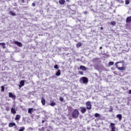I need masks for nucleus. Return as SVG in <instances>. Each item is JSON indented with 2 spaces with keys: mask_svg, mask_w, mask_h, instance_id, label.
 I'll list each match as a JSON object with an SVG mask.
<instances>
[{
  "mask_svg": "<svg viewBox=\"0 0 131 131\" xmlns=\"http://www.w3.org/2000/svg\"><path fill=\"white\" fill-rule=\"evenodd\" d=\"M59 4L60 5H64L65 4V0H59Z\"/></svg>",
  "mask_w": 131,
  "mask_h": 131,
  "instance_id": "18",
  "label": "nucleus"
},
{
  "mask_svg": "<svg viewBox=\"0 0 131 131\" xmlns=\"http://www.w3.org/2000/svg\"><path fill=\"white\" fill-rule=\"evenodd\" d=\"M45 120H42V123H43L45 122Z\"/></svg>",
  "mask_w": 131,
  "mask_h": 131,
  "instance_id": "42",
  "label": "nucleus"
},
{
  "mask_svg": "<svg viewBox=\"0 0 131 131\" xmlns=\"http://www.w3.org/2000/svg\"><path fill=\"white\" fill-rule=\"evenodd\" d=\"M21 1L23 4H24V3H25V1L24 0H21Z\"/></svg>",
  "mask_w": 131,
  "mask_h": 131,
  "instance_id": "36",
  "label": "nucleus"
},
{
  "mask_svg": "<svg viewBox=\"0 0 131 131\" xmlns=\"http://www.w3.org/2000/svg\"><path fill=\"white\" fill-rule=\"evenodd\" d=\"M66 1L67 2H70V0H66Z\"/></svg>",
  "mask_w": 131,
  "mask_h": 131,
  "instance_id": "43",
  "label": "nucleus"
},
{
  "mask_svg": "<svg viewBox=\"0 0 131 131\" xmlns=\"http://www.w3.org/2000/svg\"><path fill=\"white\" fill-rule=\"evenodd\" d=\"M20 118H21V116L20 115H16L15 118V120H19Z\"/></svg>",
  "mask_w": 131,
  "mask_h": 131,
  "instance_id": "19",
  "label": "nucleus"
},
{
  "mask_svg": "<svg viewBox=\"0 0 131 131\" xmlns=\"http://www.w3.org/2000/svg\"><path fill=\"white\" fill-rule=\"evenodd\" d=\"M116 66L117 69L120 71L125 70V69H126V68L125 67H119L118 65L117 64H116Z\"/></svg>",
  "mask_w": 131,
  "mask_h": 131,
  "instance_id": "7",
  "label": "nucleus"
},
{
  "mask_svg": "<svg viewBox=\"0 0 131 131\" xmlns=\"http://www.w3.org/2000/svg\"><path fill=\"white\" fill-rule=\"evenodd\" d=\"M80 82L81 83H85V84H88V82H89V79L85 77H81L80 79Z\"/></svg>",
  "mask_w": 131,
  "mask_h": 131,
  "instance_id": "2",
  "label": "nucleus"
},
{
  "mask_svg": "<svg viewBox=\"0 0 131 131\" xmlns=\"http://www.w3.org/2000/svg\"><path fill=\"white\" fill-rule=\"evenodd\" d=\"M50 106H52V107H54V106H56V102L52 101L50 103Z\"/></svg>",
  "mask_w": 131,
  "mask_h": 131,
  "instance_id": "22",
  "label": "nucleus"
},
{
  "mask_svg": "<svg viewBox=\"0 0 131 131\" xmlns=\"http://www.w3.org/2000/svg\"><path fill=\"white\" fill-rule=\"evenodd\" d=\"M100 29H101V30H103V29H104V28H103V27H101L100 28Z\"/></svg>",
  "mask_w": 131,
  "mask_h": 131,
  "instance_id": "40",
  "label": "nucleus"
},
{
  "mask_svg": "<svg viewBox=\"0 0 131 131\" xmlns=\"http://www.w3.org/2000/svg\"><path fill=\"white\" fill-rule=\"evenodd\" d=\"M9 127H13V126H16V123L15 122H10L8 125Z\"/></svg>",
  "mask_w": 131,
  "mask_h": 131,
  "instance_id": "10",
  "label": "nucleus"
},
{
  "mask_svg": "<svg viewBox=\"0 0 131 131\" xmlns=\"http://www.w3.org/2000/svg\"><path fill=\"white\" fill-rule=\"evenodd\" d=\"M117 118H118L119 120L120 121L122 119V115L121 114H118L117 115Z\"/></svg>",
  "mask_w": 131,
  "mask_h": 131,
  "instance_id": "14",
  "label": "nucleus"
},
{
  "mask_svg": "<svg viewBox=\"0 0 131 131\" xmlns=\"http://www.w3.org/2000/svg\"><path fill=\"white\" fill-rule=\"evenodd\" d=\"M80 109H81V113H82V114H83L84 113H85V112H86V108H85V107L81 106L80 107Z\"/></svg>",
  "mask_w": 131,
  "mask_h": 131,
  "instance_id": "8",
  "label": "nucleus"
},
{
  "mask_svg": "<svg viewBox=\"0 0 131 131\" xmlns=\"http://www.w3.org/2000/svg\"><path fill=\"white\" fill-rule=\"evenodd\" d=\"M111 127L112 128L111 131H116V128L115 127V124L114 123H111Z\"/></svg>",
  "mask_w": 131,
  "mask_h": 131,
  "instance_id": "5",
  "label": "nucleus"
},
{
  "mask_svg": "<svg viewBox=\"0 0 131 131\" xmlns=\"http://www.w3.org/2000/svg\"><path fill=\"white\" fill-rule=\"evenodd\" d=\"M79 73L81 74V75H83V72H79Z\"/></svg>",
  "mask_w": 131,
  "mask_h": 131,
  "instance_id": "35",
  "label": "nucleus"
},
{
  "mask_svg": "<svg viewBox=\"0 0 131 131\" xmlns=\"http://www.w3.org/2000/svg\"><path fill=\"white\" fill-rule=\"evenodd\" d=\"M119 63H122V64H123V61H118L117 62H116V64H118Z\"/></svg>",
  "mask_w": 131,
  "mask_h": 131,
  "instance_id": "34",
  "label": "nucleus"
},
{
  "mask_svg": "<svg viewBox=\"0 0 131 131\" xmlns=\"http://www.w3.org/2000/svg\"><path fill=\"white\" fill-rule=\"evenodd\" d=\"M33 110L34 111H35V109H34L32 107L29 108L28 109V113H29L30 114H31V113H32V112H33Z\"/></svg>",
  "mask_w": 131,
  "mask_h": 131,
  "instance_id": "12",
  "label": "nucleus"
},
{
  "mask_svg": "<svg viewBox=\"0 0 131 131\" xmlns=\"http://www.w3.org/2000/svg\"><path fill=\"white\" fill-rule=\"evenodd\" d=\"M1 92L2 93H4V92H5V86H1Z\"/></svg>",
  "mask_w": 131,
  "mask_h": 131,
  "instance_id": "26",
  "label": "nucleus"
},
{
  "mask_svg": "<svg viewBox=\"0 0 131 131\" xmlns=\"http://www.w3.org/2000/svg\"><path fill=\"white\" fill-rule=\"evenodd\" d=\"M79 116V112L77 110H75L73 111L72 113V117L73 118H78V116Z\"/></svg>",
  "mask_w": 131,
  "mask_h": 131,
  "instance_id": "1",
  "label": "nucleus"
},
{
  "mask_svg": "<svg viewBox=\"0 0 131 131\" xmlns=\"http://www.w3.org/2000/svg\"><path fill=\"white\" fill-rule=\"evenodd\" d=\"M32 5L33 7H34L35 6V3H32Z\"/></svg>",
  "mask_w": 131,
  "mask_h": 131,
  "instance_id": "37",
  "label": "nucleus"
},
{
  "mask_svg": "<svg viewBox=\"0 0 131 131\" xmlns=\"http://www.w3.org/2000/svg\"><path fill=\"white\" fill-rule=\"evenodd\" d=\"M111 24L113 26H115V25H116V22H115V21H111Z\"/></svg>",
  "mask_w": 131,
  "mask_h": 131,
  "instance_id": "24",
  "label": "nucleus"
},
{
  "mask_svg": "<svg viewBox=\"0 0 131 131\" xmlns=\"http://www.w3.org/2000/svg\"><path fill=\"white\" fill-rule=\"evenodd\" d=\"M11 112L12 114H16V110L14 109V107H12L11 110Z\"/></svg>",
  "mask_w": 131,
  "mask_h": 131,
  "instance_id": "17",
  "label": "nucleus"
},
{
  "mask_svg": "<svg viewBox=\"0 0 131 131\" xmlns=\"http://www.w3.org/2000/svg\"><path fill=\"white\" fill-rule=\"evenodd\" d=\"M41 102L42 105H43V106H45V105H46V99L43 98H42L41 99Z\"/></svg>",
  "mask_w": 131,
  "mask_h": 131,
  "instance_id": "11",
  "label": "nucleus"
},
{
  "mask_svg": "<svg viewBox=\"0 0 131 131\" xmlns=\"http://www.w3.org/2000/svg\"><path fill=\"white\" fill-rule=\"evenodd\" d=\"M9 98H12V99H13V100L16 99V96L13 95V93H12L11 92L9 93Z\"/></svg>",
  "mask_w": 131,
  "mask_h": 131,
  "instance_id": "9",
  "label": "nucleus"
},
{
  "mask_svg": "<svg viewBox=\"0 0 131 131\" xmlns=\"http://www.w3.org/2000/svg\"><path fill=\"white\" fill-rule=\"evenodd\" d=\"M113 111V107L112 106L110 107L109 112H112Z\"/></svg>",
  "mask_w": 131,
  "mask_h": 131,
  "instance_id": "29",
  "label": "nucleus"
},
{
  "mask_svg": "<svg viewBox=\"0 0 131 131\" xmlns=\"http://www.w3.org/2000/svg\"><path fill=\"white\" fill-rule=\"evenodd\" d=\"M47 131H51L50 129H47Z\"/></svg>",
  "mask_w": 131,
  "mask_h": 131,
  "instance_id": "44",
  "label": "nucleus"
},
{
  "mask_svg": "<svg viewBox=\"0 0 131 131\" xmlns=\"http://www.w3.org/2000/svg\"><path fill=\"white\" fill-rule=\"evenodd\" d=\"M0 46H2L3 49H6V43L5 42L0 43Z\"/></svg>",
  "mask_w": 131,
  "mask_h": 131,
  "instance_id": "20",
  "label": "nucleus"
},
{
  "mask_svg": "<svg viewBox=\"0 0 131 131\" xmlns=\"http://www.w3.org/2000/svg\"><path fill=\"white\" fill-rule=\"evenodd\" d=\"M80 69L81 70H83V71H86V68L83 66H80Z\"/></svg>",
  "mask_w": 131,
  "mask_h": 131,
  "instance_id": "13",
  "label": "nucleus"
},
{
  "mask_svg": "<svg viewBox=\"0 0 131 131\" xmlns=\"http://www.w3.org/2000/svg\"><path fill=\"white\" fill-rule=\"evenodd\" d=\"M126 23H129L131 22V16L127 17L126 18Z\"/></svg>",
  "mask_w": 131,
  "mask_h": 131,
  "instance_id": "15",
  "label": "nucleus"
},
{
  "mask_svg": "<svg viewBox=\"0 0 131 131\" xmlns=\"http://www.w3.org/2000/svg\"><path fill=\"white\" fill-rule=\"evenodd\" d=\"M9 14L11 15V16H16V13L13 12V11H10Z\"/></svg>",
  "mask_w": 131,
  "mask_h": 131,
  "instance_id": "23",
  "label": "nucleus"
},
{
  "mask_svg": "<svg viewBox=\"0 0 131 131\" xmlns=\"http://www.w3.org/2000/svg\"><path fill=\"white\" fill-rule=\"evenodd\" d=\"M24 130H25V127H20V128L18 131H24Z\"/></svg>",
  "mask_w": 131,
  "mask_h": 131,
  "instance_id": "28",
  "label": "nucleus"
},
{
  "mask_svg": "<svg viewBox=\"0 0 131 131\" xmlns=\"http://www.w3.org/2000/svg\"><path fill=\"white\" fill-rule=\"evenodd\" d=\"M55 74L56 76H60L61 75V70H58Z\"/></svg>",
  "mask_w": 131,
  "mask_h": 131,
  "instance_id": "16",
  "label": "nucleus"
},
{
  "mask_svg": "<svg viewBox=\"0 0 131 131\" xmlns=\"http://www.w3.org/2000/svg\"><path fill=\"white\" fill-rule=\"evenodd\" d=\"M86 106L87 110H91L92 109V102L91 101H87L86 102Z\"/></svg>",
  "mask_w": 131,
  "mask_h": 131,
  "instance_id": "3",
  "label": "nucleus"
},
{
  "mask_svg": "<svg viewBox=\"0 0 131 131\" xmlns=\"http://www.w3.org/2000/svg\"><path fill=\"white\" fill-rule=\"evenodd\" d=\"M99 49H100V50H102V49H103V47H100L99 48Z\"/></svg>",
  "mask_w": 131,
  "mask_h": 131,
  "instance_id": "41",
  "label": "nucleus"
},
{
  "mask_svg": "<svg viewBox=\"0 0 131 131\" xmlns=\"http://www.w3.org/2000/svg\"><path fill=\"white\" fill-rule=\"evenodd\" d=\"M129 94L131 95V90H129Z\"/></svg>",
  "mask_w": 131,
  "mask_h": 131,
  "instance_id": "38",
  "label": "nucleus"
},
{
  "mask_svg": "<svg viewBox=\"0 0 131 131\" xmlns=\"http://www.w3.org/2000/svg\"><path fill=\"white\" fill-rule=\"evenodd\" d=\"M54 68L55 69H59V67H58V65L57 64L54 66Z\"/></svg>",
  "mask_w": 131,
  "mask_h": 131,
  "instance_id": "33",
  "label": "nucleus"
},
{
  "mask_svg": "<svg viewBox=\"0 0 131 131\" xmlns=\"http://www.w3.org/2000/svg\"><path fill=\"white\" fill-rule=\"evenodd\" d=\"M95 117L97 118H100V114H99L98 113H95Z\"/></svg>",
  "mask_w": 131,
  "mask_h": 131,
  "instance_id": "25",
  "label": "nucleus"
},
{
  "mask_svg": "<svg viewBox=\"0 0 131 131\" xmlns=\"http://www.w3.org/2000/svg\"><path fill=\"white\" fill-rule=\"evenodd\" d=\"M13 43L14 45H16V46H17V47H19V48H22L23 47V44H22V43L17 41H14L13 42Z\"/></svg>",
  "mask_w": 131,
  "mask_h": 131,
  "instance_id": "4",
  "label": "nucleus"
},
{
  "mask_svg": "<svg viewBox=\"0 0 131 131\" xmlns=\"http://www.w3.org/2000/svg\"><path fill=\"white\" fill-rule=\"evenodd\" d=\"M44 129H45V127H42L41 128V130H43Z\"/></svg>",
  "mask_w": 131,
  "mask_h": 131,
  "instance_id": "39",
  "label": "nucleus"
},
{
  "mask_svg": "<svg viewBox=\"0 0 131 131\" xmlns=\"http://www.w3.org/2000/svg\"><path fill=\"white\" fill-rule=\"evenodd\" d=\"M125 5H129V0H126L125 1Z\"/></svg>",
  "mask_w": 131,
  "mask_h": 131,
  "instance_id": "30",
  "label": "nucleus"
},
{
  "mask_svg": "<svg viewBox=\"0 0 131 131\" xmlns=\"http://www.w3.org/2000/svg\"><path fill=\"white\" fill-rule=\"evenodd\" d=\"M25 85V80H23L20 81L19 88H22V86H24Z\"/></svg>",
  "mask_w": 131,
  "mask_h": 131,
  "instance_id": "6",
  "label": "nucleus"
},
{
  "mask_svg": "<svg viewBox=\"0 0 131 131\" xmlns=\"http://www.w3.org/2000/svg\"><path fill=\"white\" fill-rule=\"evenodd\" d=\"M59 101H60V102H63V101H64V98H63V97H60Z\"/></svg>",
  "mask_w": 131,
  "mask_h": 131,
  "instance_id": "32",
  "label": "nucleus"
},
{
  "mask_svg": "<svg viewBox=\"0 0 131 131\" xmlns=\"http://www.w3.org/2000/svg\"><path fill=\"white\" fill-rule=\"evenodd\" d=\"M5 110L6 111H10V107L9 106H6L5 108Z\"/></svg>",
  "mask_w": 131,
  "mask_h": 131,
  "instance_id": "31",
  "label": "nucleus"
},
{
  "mask_svg": "<svg viewBox=\"0 0 131 131\" xmlns=\"http://www.w3.org/2000/svg\"><path fill=\"white\" fill-rule=\"evenodd\" d=\"M82 45V44H81V42H78L76 44V48H78L81 47Z\"/></svg>",
  "mask_w": 131,
  "mask_h": 131,
  "instance_id": "21",
  "label": "nucleus"
},
{
  "mask_svg": "<svg viewBox=\"0 0 131 131\" xmlns=\"http://www.w3.org/2000/svg\"><path fill=\"white\" fill-rule=\"evenodd\" d=\"M108 65H110V66H112V65H114V62H113V61L109 62Z\"/></svg>",
  "mask_w": 131,
  "mask_h": 131,
  "instance_id": "27",
  "label": "nucleus"
}]
</instances>
